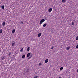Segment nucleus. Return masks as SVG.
I'll return each instance as SVG.
<instances>
[{
  "instance_id": "f8f14e48",
  "label": "nucleus",
  "mask_w": 78,
  "mask_h": 78,
  "mask_svg": "<svg viewBox=\"0 0 78 78\" xmlns=\"http://www.w3.org/2000/svg\"><path fill=\"white\" fill-rule=\"evenodd\" d=\"M46 26H47V24L45 23L43 25V27H45Z\"/></svg>"
},
{
  "instance_id": "6ab92c4d",
  "label": "nucleus",
  "mask_w": 78,
  "mask_h": 78,
  "mask_svg": "<svg viewBox=\"0 0 78 78\" xmlns=\"http://www.w3.org/2000/svg\"><path fill=\"white\" fill-rule=\"evenodd\" d=\"M11 55V52H9V56Z\"/></svg>"
},
{
  "instance_id": "7ed1b4c3",
  "label": "nucleus",
  "mask_w": 78,
  "mask_h": 78,
  "mask_svg": "<svg viewBox=\"0 0 78 78\" xmlns=\"http://www.w3.org/2000/svg\"><path fill=\"white\" fill-rule=\"evenodd\" d=\"M31 55V53H28L27 55V57L28 58Z\"/></svg>"
},
{
  "instance_id": "f3484780",
  "label": "nucleus",
  "mask_w": 78,
  "mask_h": 78,
  "mask_svg": "<svg viewBox=\"0 0 78 78\" xmlns=\"http://www.w3.org/2000/svg\"><path fill=\"white\" fill-rule=\"evenodd\" d=\"M1 8H2V9H4V5H2L1 6Z\"/></svg>"
},
{
  "instance_id": "a878e982",
  "label": "nucleus",
  "mask_w": 78,
  "mask_h": 78,
  "mask_svg": "<svg viewBox=\"0 0 78 78\" xmlns=\"http://www.w3.org/2000/svg\"><path fill=\"white\" fill-rule=\"evenodd\" d=\"M54 48V47H53H53H52V48H51V49H53Z\"/></svg>"
},
{
  "instance_id": "ddd939ff",
  "label": "nucleus",
  "mask_w": 78,
  "mask_h": 78,
  "mask_svg": "<svg viewBox=\"0 0 78 78\" xmlns=\"http://www.w3.org/2000/svg\"><path fill=\"white\" fill-rule=\"evenodd\" d=\"M76 41H78V36H77L76 37Z\"/></svg>"
},
{
  "instance_id": "aec40b11",
  "label": "nucleus",
  "mask_w": 78,
  "mask_h": 78,
  "mask_svg": "<svg viewBox=\"0 0 78 78\" xmlns=\"http://www.w3.org/2000/svg\"><path fill=\"white\" fill-rule=\"evenodd\" d=\"M44 19L45 20H47L48 19V18H47V17H45Z\"/></svg>"
},
{
  "instance_id": "39448f33",
  "label": "nucleus",
  "mask_w": 78,
  "mask_h": 78,
  "mask_svg": "<svg viewBox=\"0 0 78 78\" xmlns=\"http://www.w3.org/2000/svg\"><path fill=\"white\" fill-rule=\"evenodd\" d=\"M41 33H39L38 35V37H41Z\"/></svg>"
},
{
  "instance_id": "2eb2a0df",
  "label": "nucleus",
  "mask_w": 78,
  "mask_h": 78,
  "mask_svg": "<svg viewBox=\"0 0 78 78\" xmlns=\"http://www.w3.org/2000/svg\"><path fill=\"white\" fill-rule=\"evenodd\" d=\"M15 45V43H12V46H14Z\"/></svg>"
},
{
  "instance_id": "cd10ccee",
  "label": "nucleus",
  "mask_w": 78,
  "mask_h": 78,
  "mask_svg": "<svg viewBox=\"0 0 78 78\" xmlns=\"http://www.w3.org/2000/svg\"><path fill=\"white\" fill-rule=\"evenodd\" d=\"M77 72H78V69L77 70Z\"/></svg>"
},
{
  "instance_id": "393cba45",
  "label": "nucleus",
  "mask_w": 78,
  "mask_h": 78,
  "mask_svg": "<svg viewBox=\"0 0 78 78\" xmlns=\"http://www.w3.org/2000/svg\"><path fill=\"white\" fill-rule=\"evenodd\" d=\"M21 23H23V21H22V22H21Z\"/></svg>"
},
{
  "instance_id": "1a4fd4ad",
  "label": "nucleus",
  "mask_w": 78,
  "mask_h": 78,
  "mask_svg": "<svg viewBox=\"0 0 78 78\" xmlns=\"http://www.w3.org/2000/svg\"><path fill=\"white\" fill-rule=\"evenodd\" d=\"M15 31L16 30H15V29H13L12 31V33H15Z\"/></svg>"
},
{
  "instance_id": "9b49d317",
  "label": "nucleus",
  "mask_w": 78,
  "mask_h": 78,
  "mask_svg": "<svg viewBox=\"0 0 78 78\" xmlns=\"http://www.w3.org/2000/svg\"><path fill=\"white\" fill-rule=\"evenodd\" d=\"M2 32H3V30L2 29L0 30V34H1Z\"/></svg>"
},
{
  "instance_id": "4be33fe9",
  "label": "nucleus",
  "mask_w": 78,
  "mask_h": 78,
  "mask_svg": "<svg viewBox=\"0 0 78 78\" xmlns=\"http://www.w3.org/2000/svg\"><path fill=\"white\" fill-rule=\"evenodd\" d=\"M76 48H78V44L77 45V46L76 47Z\"/></svg>"
},
{
  "instance_id": "b1692460",
  "label": "nucleus",
  "mask_w": 78,
  "mask_h": 78,
  "mask_svg": "<svg viewBox=\"0 0 78 78\" xmlns=\"http://www.w3.org/2000/svg\"><path fill=\"white\" fill-rule=\"evenodd\" d=\"M72 25H74V23L73 22L72 23Z\"/></svg>"
},
{
  "instance_id": "9d476101",
  "label": "nucleus",
  "mask_w": 78,
  "mask_h": 78,
  "mask_svg": "<svg viewBox=\"0 0 78 78\" xmlns=\"http://www.w3.org/2000/svg\"><path fill=\"white\" fill-rule=\"evenodd\" d=\"M62 69H63V67H61L60 69V71H61L62 70Z\"/></svg>"
},
{
  "instance_id": "6e6552de",
  "label": "nucleus",
  "mask_w": 78,
  "mask_h": 78,
  "mask_svg": "<svg viewBox=\"0 0 78 78\" xmlns=\"http://www.w3.org/2000/svg\"><path fill=\"white\" fill-rule=\"evenodd\" d=\"M25 58V55H22V58H23V59Z\"/></svg>"
},
{
  "instance_id": "5701e85b",
  "label": "nucleus",
  "mask_w": 78,
  "mask_h": 78,
  "mask_svg": "<svg viewBox=\"0 0 78 78\" xmlns=\"http://www.w3.org/2000/svg\"><path fill=\"white\" fill-rule=\"evenodd\" d=\"M2 60H4V59H5V58L4 57H3L2 58Z\"/></svg>"
},
{
  "instance_id": "c85d7f7f",
  "label": "nucleus",
  "mask_w": 78,
  "mask_h": 78,
  "mask_svg": "<svg viewBox=\"0 0 78 78\" xmlns=\"http://www.w3.org/2000/svg\"><path fill=\"white\" fill-rule=\"evenodd\" d=\"M58 78H61V77H59Z\"/></svg>"
},
{
  "instance_id": "4468645a",
  "label": "nucleus",
  "mask_w": 78,
  "mask_h": 78,
  "mask_svg": "<svg viewBox=\"0 0 78 78\" xmlns=\"http://www.w3.org/2000/svg\"><path fill=\"white\" fill-rule=\"evenodd\" d=\"M23 48H22L21 50H20V51L21 52H22L23 51Z\"/></svg>"
},
{
  "instance_id": "f03ea898",
  "label": "nucleus",
  "mask_w": 78,
  "mask_h": 78,
  "mask_svg": "<svg viewBox=\"0 0 78 78\" xmlns=\"http://www.w3.org/2000/svg\"><path fill=\"white\" fill-rule=\"evenodd\" d=\"M52 11V9L51 8H50L48 9V12H51Z\"/></svg>"
},
{
  "instance_id": "412c9836",
  "label": "nucleus",
  "mask_w": 78,
  "mask_h": 78,
  "mask_svg": "<svg viewBox=\"0 0 78 78\" xmlns=\"http://www.w3.org/2000/svg\"><path fill=\"white\" fill-rule=\"evenodd\" d=\"M38 65L39 66H41V65H42V63H39Z\"/></svg>"
},
{
  "instance_id": "0eeeda50",
  "label": "nucleus",
  "mask_w": 78,
  "mask_h": 78,
  "mask_svg": "<svg viewBox=\"0 0 78 78\" xmlns=\"http://www.w3.org/2000/svg\"><path fill=\"white\" fill-rule=\"evenodd\" d=\"M6 23H5V22H3L2 23V25L3 26H5V25Z\"/></svg>"
},
{
  "instance_id": "dca6fc26",
  "label": "nucleus",
  "mask_w": 78,
  "mask_h": 78,
  "mask_svg": "<svg viewBox=\"0 0 78 78\" xmlns=\"http://www.w3.org/2000/svg\"><path fill=\"white\" fill-rule=\"evenodd\" d=\"M66 50H69L70 49V47H68L66 48Z\"/></svg>"
},
{
  "instance_id": "bb28decb",
  "label": "nucleus",
  "mask_w": 78,
  "mask_h": 78,
  "mask_svg": "<svg viewBox=\"0 0 78 78\" xmlns=\"http://www.w3.org/2000/svg\"><path fill=\"white\" fill-rule=\"evenodd\" d=\"M31 58V57H29L28 58V59H30Z\"/></svg>"
},
{
  "instance_id": "f257e3e1",
  "label": "nucleus",
  "mask_w": 78,
  "mask_h": 78,
  "mask_svg": "<svg viewBox=\"0 0 78 78\" xmlns=\"http://www.w3.org/2000/svg\"><path fill=\"white\" fill-rule=\"evenodd\" d=\"M44 22H45V20H44V19H43L40 21V24H42Z\"/></svg>"
},
{
  "instance_id": "423d86ee",
  "label": "nucleus",
  "mask_w": 78,
  "mask_h": 78,
  "mask_svg": "<svg viewBox=\"0 0 78 78\" xmlns=\"http://www.w3.org/2000/svg\"><path fill=\"white\" fill-rule=\"evenodd\" d=\"M48 62V59H46L45 60V63H47V62Z\"/></svg>"
},
{
  "instance_id": "20e7f679",
  "label": "nucleus",
  "mask_w": 78,
  "mask_h": 78,
  "mask_svg": "<svg viewBox=\"0 0 78 78\" xmlns=\"http://www.w3.org/2000/svg\"><path fill=\"white\" fill-rule=\"evenodd\" d=\"M30 47H28L27 48V51H30Z\"/></svg>"
},
{
  "instance_id": "a211bd4d",
  "label": "nucleus",
  "mask_w": 78,
  "mask_h": 78,
  "mask_svg": "<svg viewBox=\"0 0 78 78\" xmlns=\"http://www.w3.org/2000/svg\"><path fill=\"white\" fill-rule=\"evenodd\" d=\"M66 0H62V3H64L66 2Z\"/></svg>"
}]
</instances>
